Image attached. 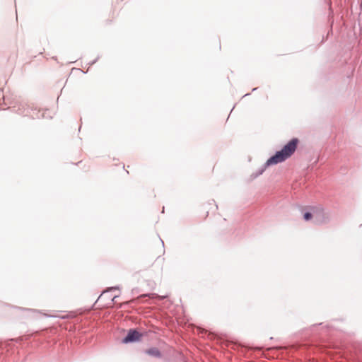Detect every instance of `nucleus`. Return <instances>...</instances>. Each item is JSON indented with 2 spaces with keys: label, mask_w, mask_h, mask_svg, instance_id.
<instances>
[{
  "label": "nucleus",
  "mask_w": 362,
  "mask_h": 362,
  "mask_svg": "<svg viewBox=\"0 0 362 362\" xmlns=\"http://www.w3.org/2000/svg\"><path fill=\"white\" fill-rule=\"evenodd\" d=\"M141 334L136 330H129L127 335L123 339L124 343H129L139 340Z\"/></svg>",
  "instance_id": "nucleus-3"
},
{
  "label": "nucleus",
  "mask_w": 362,
  "mask_h": 362,
  "mask_svg": "<svg viewBox=\"0 0 362 362\" xmlns=\"http://www.w3.org/2000/svg\"><path fill=\"white\" fill-rule=\"evenodd\" d=\"M298 143V139H291L281 151H277L274 156H272L267 161V164L268 165L277 164L291 157L295 152Z\"/></svg>",
  "instance_id": "nucleus-1"
},
{
  "label": "nucleus",
  "mask_w": 362,
  "mask_h": 362,
  "mask_svg": "<svg viewBox=\"0 0 362 362\" xmlns=\"http://www.w3.org/2000/svg\"><path fill=\"white\" fill-rule=\"evenodd\" d=\"M310 209L312 212H305L303 214V218L305 221H308L315 216L317 223H324L326 221L327 216L322 208L319 206H312L310 207Z\"/></svg>",
  "instance_id": "nucleus-2"
},
{
  "label": "nucleus",
  "mask_w": 362,
  "mask_h": 362,
  "mask_svg": "<svg viewBox=\"0 0 362 362\" xmlns=\"http://www.w3.org/2000/svg\"><path fill=\"white\" fill-rule=\"evenodd\" d=\"M146 353L156 358H160L161 356V354L157 348H150L146 351Z\"/></svg>",
  "instance_id": "nucleus-4"
},
{
  "label": "nucleus",
  "mask_w": 362,
  "mask_h": 362,
  "mask_svg": "<svg viewBox=\"0 0 362 362\" xmlns=\"http://www.w3.org/2000/svg\"><path fill=\"white\" fill-rule=\"evenodd\" d=\"M213 205L214 206L215 209H217V206L215 204H213Z\"/></svg>",
  "instance_id": "nucleus-5"
}]
</instances>
